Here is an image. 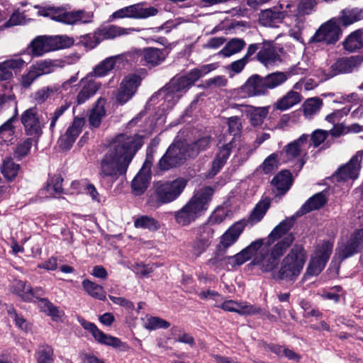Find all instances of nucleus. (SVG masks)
Instances as JSON below:
<instances>
[{
    "mask_svg": "<svg viewBox=\"0 0 363 363\" xmlns=\"http://www.w3.org/2000/svg\"><path fill=\"white\" fill-rule=\"evenodd\" d=\"M77 320L84 330L91 333L95 340L99 343L108 345L114 348L122 347L123 350L127 349L128 347L126 344L122 342L119 338L105 334L99 330L94 323L88 322L82 317H77Z\"/></svg>",
    "mask_w": 363,
    "mask_h": 363,
    "instance_id": "nucleus-12",
    "label": "nucleus"
},
{
    "mask_svg": "<svg viewBox=\"0 0 363 363\" xmlns=\"http://www.w3.org/2000/svg\"><path fill=\"white\" fill-rule=\"evenodd\" d=\"M228 216V211L223 207L217 208L210 216L208 222L211 224H219Z\"/></svg>",
    "mask_w": 363,
    "mask_h": 363,
    "instance_id": "nucleus-60",
    "label": "nucleus"
},
{
    "mask_svg": "<svg viewBox=\"0 0 363 363\" xmlns=\"http://www.w3.org/2000/svg\"><path fill=\"white\" fill-rule=\"evenodd\" d=\"M262 240V245L259 248V252L254 261V265L258 266L264 272L273 271L278 265L279 259L286 250L290 247L294 240V235H288L285 239L279 240L272 247L269 246L274 242L264 243Z\"/></svg>",
    "mask_w": 363,
    "mask_h": 363,
    "instance_id": "nucleus-3",
    "label": "nucleus"
},
{
    "mask_svg": "<svg viewBox=\"0 0 363 363\" xmlns=\"http://www.w3.org/2000/svg\"><path fill=\"white\" fill-rule=\"evenodd\" d=\"M150 181V176L143 172H138L132 182V190L134 194L141 195L147 189Z\"/></svg>",
    "mask_w": 363,
    "mask_h": 363,
    "instance_id": "nucleus-40",
    "label": "nucleus"
},
{
    "mask_svg": "<svg viewBox=\"0 0 363 363\" xmlns=\"http://www.w3.org/2000/svg\"><path fill=\"white\" fill-rule=\"evenodd\" d=\"M132 18L140 19L146 18L155 16L158 11L152 6L145 7L142 4L131 5Z\"/></svg>",
    "mask_w": 363,
    "mask_h": 363,
    "instance_id": "nucleus-47",
    "label": "nucleus"
},
{
    "mask_svg": "<svg viewBox=\"0 0 363 363\" xmlns=\"http://www.w3.org/2000/svg\"><path fill=\"white\" fill-rule=\"evenodd\" d=\"M323 106V101L318 97L308 99L303 104V115L306 118H311L318 113Z\"/></svg>",
    "mask_w": 363,
    "mask_h": 363,
    "instance_id": "nucleus-41",
    "label": "nucleus"
},
{
    "mask_svg": "<svg viewBox=\"0 0 363 363\" xmlns=\"http://www.w3.org/2000/svg\"><path fill=\"white\" fill-rule=\"evenodd\" d=\"M240 107L242 112L245 113L253 126H261L269 111V106L255 107L241 105Z\"/></svg>",
    "mask_w": 363,
    "mask_h": 363,
    "instance_id": "nucleus-27",
    "label": "nucleus"
},
{
    "mask_svg": "<svg viewBox=\"0 0 363 363\" xmlns=\"http://www.w3.org/2000/svg\"><path fill=\"white\" fill-rule=\"evenodd\" d=\"M301 85L300 83H296L294 86V89L289 91L285 95L279 99L274 104V107L277 110L286 111L302 101L301 94L295 91L300 89Z\"/></svg>",
    "mask_w": 363,
    "mask_h": 363,
    "instance_id": "nucleus-25",
    "label": "nucleus"
},
{
    "mask_svg": "<svg viewBox=\"0 0 363 363\" xmlns=\"http://www.w3.org/2000/svg\"><path fill=\"white\" fill-rule=\"evenodd\" d=\"M137 58L143 65L156 66L162 62L166 57L164 50L155 48L140 49L135 52Z\"/></svg>",
    "mask_w": 363,
    "mask_h": 363,
    "instance_id": "nucleus-22",
    "label": "nucleus"
},
{
    "mask_svg": "<svg viewBox=\"0 0 363 363\" xmlns=\"http://www.w3.org/2000/svg\"><path fill=\"white\" fill-rule=\"evenodd\" d=\"M60 62L57 60H45L36 62L30 67L39 77L53 72L57 67H60Z\"/></svg>",
    "mask_w": 363,
    "mask_h": 363,
    "instance_id": "nucleus-36",
    "label": "nucleus"
},
{
    "mask_svg": "<svg viewBox=\"0 0 363 363\" xmlns=\"http://www.w3.org/2000/svg\"><path fill=\"white\" fill-rule=\"evenodd\" d=\"M192 84L186 76L174 79L164 89H160L152 100L155 97H160L164 100L162 106L167 108H172L179 101L182 94L190 87Z\"/></svg>",
    "mask_w": 363,
    "mask_h": 363,
    "instance_id": "nucleus-8",
    "label": "nucleus"
},
{
    "mask_svg": "<svg viewBox=\"0 0 363 363\" xmlns=\"http://www.w3.org/2000/svg\"><path fill=\"white\" fill-rule=\"evenodd\" d=\"M236 140L235 138H232L229 141L225 143H222L220 140L218 143V152L216 155L213 161L212 162L210 176L213 177L216 175L220 169L226 163L231 151L236 146Z\"/></svg>",
    "mask_w": 363,
    "mask_h": 363,
    "instance_id": "nucleus-17",
    "label": "nucleus"
},
{
    "mask_svg": "<svg viewBox=\"0 0 363 363\" xmlns=\"http://www.w3.org/2000/svg\"><path fill=\"white\" fill-rule=\"evenodd\" d=\"M228 125L229 132L233 135H238L242 128L240 119L238 116H233L228 118Z\"/></svg>",
    "mask_w": 363,
    "mask_h": 363,
    "instance_id": "nucleus-64",
    "label": "nucleus"
},
{
    "mask_svg": "<svg viewBox=\"0 0 363 363\" xmlns=\"http://www.w3.org/2000/svg\"><path fill=\"white\" fill-rule=\"evenodd\" d=\"M54 20L67 25L77 24L76 11H64L57 8V14L54 16Z\"/></svg>",
    "mask_w": 363,
    "mask_h": 363,
    "instance_id": "nucleus-54",
    "label": "nucleus"
},
{
    "mask_svg": "<svg viewBox=\"0 0 363 363\" xmlns=\"http://www.w3.org/2000/svg\"><path fill=\"white\" fill-rule=\"evenodd\" d=\"M84 290L91 297L104 301L106 300V295L104 288L95 282L90 281L88 279H84L82 283Z\"/></svg>",
    "mask_w": 363,
    "mask_h": 363,
    "instance_id": "nucleus-39",
    "label": "nucleus"
},
{
    "mask_svg": "<svg viewBox=\"0 0 363 363\" xmlns=\"http://www.w3.org/2000/svg\"><path fill=\"white\" fill-rule=\"evenodd\" d=\"M38 363H51L53 360V350L49 345L40 346L35 353Z\"/></svg>",
    "mask_w": 363,
    "mask_h": 363,
    "instance_id": "nucleus-56",
    "label": "nucleus"
},
{
    "mask_svg": "<svg viewBox=\"0 0 363 363\" xmlns=\"http://www.w3.org/2000/svg\"><path fill=\"white\" fill-rule=\"evenodd\" d=\"M60 91L57 86H45L38 90L33 96L35 102L40 104L44 103L52 94Z\"/></svg>",
    "mask_w": 363,
    "mask_h": 363,
    "instance_id": "nucleus-57",
    "label": "nucleus"
},
{
    "mask_svg": "<svg viewBox=\"0 0 363 363\" xmlns=\"http://www.w3.org/2000/svg\"><path fill=\"white\" fill-rule=\"evenodd\" d=\"M74 44V40L67 35H40L35 38L28 48L33 57H40L45 53L69 48Z\"/></svg>",
    "mask_w": 363,
    "mask_h": 363,
    "instance_id": "nucleus-6",
    "label": "nucleus"
},
{
    "mask_svg": "<svg viewBox=\"0 0 363 363\" xmlns=\"http://www.w3.org/2000/svg\"><path fill=\"white\" fill-rule=\"evenodd\" d=\"M287 16L286 11H279L277 7L262 11L259 16L260 23L267 27H277Z\"/></svg>",
    "mask_w": 363,
    "mask_h": 363,
    "instance_id": "nucleus-26",
    "label": "nucleus"
},
{
    "mask_svg": "<svg viewBox=\"0 0 363 363\" xmlns=\"http://www.w3.org/2000/svg\"><path fill=\"white\" fill-rule=\"evenodd\" d=\"M33 145V138H26L19 143L15 150V155L18 157H25L28 154Z\"/></svg>",
    "mask_w": 363,
    "mask_h": 363,
    "instance_id": "nucleus-62",
    "label": "nucleus"
},
{
    "mask_svg": "<svg viewBox=\"0 0 363 363\" xmlns=\"http://www.w3.org/2000/svg\"><path fill=\"white\" fill-rule=\"evenodd\" d=\"M208 221L196 228V238L210 241L213 237L214 230Z\"/></svg>",
    "mask_w": 363,
    "mask_h": 363,
    "instance_id": "nucleus-58",
    "label": "nucleus"
},
{
    "mask_svg": "<svg viewBox=\"0 0 363 363\" xmlns=\"http://www.w3.org/2000/svg\"><path fill=\"white\" fill-rule=\"evenodd\" d=\"M143 326L145 328L154 330L160 328H168L170 323L165 320L156 317L147 315L143 319Z\"/></svg>",
    "mask_w": 363,
    "mask_h": 363,
    "instance_id": "nucleus-48",
    "label": "nucleus"
},
{
    "mask_svg": "<svg viewBox=\"0 0 363 363\" xmlns=\"http://www.w3.org/2000/svg\"><path fill=\"white\" fill-rule=\"evenodd\" d=\"M316 4L315 0H299L297 11L301 14L309 15L314 11Z\"/></svg>",
    "mask_w": 363,
    "mask_h": 363,
    "instance_id": "nucleus-61",
    "label": "nucleus"
},
{
    "mask_svg": "<svg viewBox=\"0 0 363 363\" xmlns=\"http://www.w3.org/2000/svg\"><path fill=\"white\" fill-rule=\"evenodd\" d=\"M359 250L352 244L350 241L347 243V245L340 247L333 257V262H340L343 259L352 256L355 252Z\"/></svg>",
    "mask_w": 363,
    "mask_h": 363,
    "instance_id": "nucleus-52",
    "label": "nucleus"
},
{
    "mask_svg": "<svg viewBox=\"0 0 363 363\" xmlns=\"http://www.w3.org/2000/svg\"><path fill=\"white\" fill-rule=\"evenodd\" d=\"M340 28L334 20H330L323 24L311 39L313 43L335 44L340 38Z\"/></svg>",
    "mask_w": 363,
    "mask_h": 363,
    "instance_id": "nucleus-13",
    "label": "nucleus"
},
{
    "mask_svg": "<svg viewBox=\"0 0 363 363\" xmlns=\"http://www.w3.org/2000/svg\"><path fill=\"white\" fill-rule=\"evenodd\" d=\"M257 59L265 66H269L279 61V56L272 43L264 42L262 48L257 53Z\"/></svg>",
    "mask_w": 363,
    "mask_h": 363,
    "instance_id": "nucleus-31",
    "label": "nucleus"
},
{
    "mask_svg": "<svg viewBox=\"0 0 363 363\" xmlns=\"http://www.w3.org/2000/svg\"><path fill=\"white\" fill-rule=\"evenodd\" d=\"M267 90L273 89L284 84L288 79L287 74L282 72H276L263 77Z\"/></svg>",
    "mask_w": 363,
    "mask_h": 363,
    "instance_id": "nucleus-46",
    "label": "nucleus"
},
{
    "mask_svg": "<svg viewBox=\"0 0 363 363\" xmlns=\"http://www.w3.org/2000/svg\"><path fill=\"white\" fill-rule=\"evenodd\" d=\"M294 217L287 218L277 225L268 236V242H274L277 240L285 239L288 235H294L290 230L294 224Z\"/></svg>",
    "mask_w": 363,
    "mask_h": 363,
    "instance_id": "nucleus-28",
    "label": "nucleus"
},
{
    "mask_svg": "<svg viewBox=\"0 0 363 363\" xmlns=\"http://www.w3.org/2000/svg\"><path fill=\"white\" fill-rule=\"evenodd\" d=\"M101 83L96 79L91 74L88 73L79 81V91L77 95L76 102L78 105L84 104L93 97L100 89Z\"/></svg>",
    "mask_w": 363,
    "mask_h": 363,
    "instance_id": "nucleus-15",
    "label": "nucleus"
},
{
    "mask_svg": "<svg viewBox=\"0 0 363 363\" xmlns=\"http://www.w3.org/2000/svg\"><path fill=\"white\" fill-rule=\"evenodd\" d=\"M186 179L179 177L172 181L155 182L150 194L147 203L153 208L172 203L177 200L184 190Z\"/></svg>",
    "mask_w": 363,
    "mask_h": 363,
    "instance_id": "nucleus-5",
    "label": "nucleus"
},
{
    "mask_svg": "<svg viewBox=\"0 0 363 363\" xmlns=\"http://www.w3.org/2000/svg\"><path fill=\"white\" fill-rule=\"evenodd\" d=\"M261 245L262 240L258 239L235 255L226 257L224 262L228 269L240 266L250 258H252V264L254 265L255 259L259 252Z\"/></svg>",
    "mask_w": 363,
    "mask_h": 363,
    "instance_id": "nucleus-14",
    "label": "nucleus"
},
{
    "mask_svg": "<svg viewBox=\"0 0 363 363\" xmlns=\"http://www.w3.org/2000/svg\"><path fill=\"white\" fill-rule=\"evenodd\" d=\"M280 156L278 152H274L269 155L263 162L261 168L266 174L272 172L278 168Z\"/></svg>",
    "mask_w": 363,
    "mask_h": 363,
    "instance_id": "nucleus-55",
    "label": "nucleus"
},
{
    "mask_svg": "<svg viewBox=\"0 0 363 363\" xmlns=\"http://www.w3.org/2000/svg\"><path fill=\"white\" fill-rule=\"evenodd\" d=\"M141 138L136 135L119 134L108 140L106 152L100 161L99 174L116 180L125 175L137 150Z\"/></svg>",
    "mask_w": 363,
    "mask_h": 363,
    "instance_id": "nucleus-1",
    "label": "nucleus"
},
{
    "mask_svg": "<svg viewBox=\"0 0 363 363\" xmlns=\"http://www.w3.org/2000/svg\"><path fill=\"white\" fill-rule=\"evenodd\" d=\"M13 293L18 295L25 301L34 302L35 292L30 285L21 280L15 281L11 286Z\"/></svg>",
    "mask_w": 363,
    "mask_h": 363,
    "instance_id": "nucleus-35",
    "label": "nucleus"
},
{
    "mask_svg": "<svg viewBox=\"0 0 363 363\" xmlns=\"http://www.w3.org/2000/svg\"><path fill=\"white\" fill-rule=\"evenodd\" d=\"M269 206L270 202L267 199L259 201L252 212L248 222L250 223L251 225H254L259 222L266 214Z\"/></svg>",
    "mask_w": 363,
    "mask_h": 363,
    "instance_id": "nucleus-45",
    "label": "nucleus"
},
{
    "mask_svg": "<svg viewBox=\"0 0 363 363\" xmlns=\"http://www.w3.org/2000/svg\"><path fill=\"white\" fill-rule=\"evenodd\" d=\"M213 193V189L210 186L196 190L188 202L174 213L176 223L185 227L195 222L208 208Z\"/></svg>",
    "mask_w": 363,
    "mask_h": 363,
    "instance_id": "nucleus-2",
    "label": "nucleus"
},
{
    "mask_svg": "<svg viewBox=\"0 0 363 363\" xmlns=\"http://www.w3.org/2000/svg\"><path fill=\"white\" fill-rule=\"evenodd\" d=\"M38 78V77L37 76V74L35 73L33 69L30 67L28 72L21 75L20 84L23 88L28 89Z\"/></svg>",
    "mask_w": 363,
    "mask_h": 363,
    "instance_id": "nucleus-63",
    "label": "nucleus"
},
{
    "mask_svg": "<svg viewBox=\"0 0 363 363\" xmlns=\"http://www.w3.org/2000/svg\"><path fill=\"white\" fill-rule=\"evenodd\" d=\"M84 124V118L75 117L65 133L60 136L58 141L60 147L63 150H69L81 133Z\"/></svg>",
    "mask_w": 363,
    "mask_h": 363,
    "instance_id": "nucleus-18",
    "label": "nucleus"
},
{
    "mask_svg": "<svg viewBox=\"0 0 363 363\" xmlns=\"http://www.w3.org/2000/svg\"><path fill=\"white\" fill-rule=\"evenodd\" d=\"M4 65L11 74H19L23 69L28 65V62L23 59L22 54H16L2 61Z\"/></svg>",
    "mask_w": 363,
    "mask_h": 363,
    "instance_id": "nucleus-38",
    "label": "nucleus"
},
{
    "mask_svg": "<svg viewBox=\"0 0 363 363\" xmlns=\"http://www.w3.org/2000/svg\"><path fill=\"white\" fill-rule=\"evenodd\" d=\"M140 84V78L137 74L126 76L121 83L116 100L121 104H125L135 94Z\"/></svg>",
    "mask_w": 363,
    "mask_h": 363,
    "instance_id": "nucleus-16",
    "label": "nucleus"
},
{
    "mask_svg": "<svg viewBox=\"0 0 363 363\" xmlns=\"http://www.w3.org/2000/svg\"><path fill=\"white\" fill-rule=\"evenodd\" d=\"M21 122L25 133L33 138L38 139L43 134L46 123L43 114L36 106L26 109L21 116Z\"/></svg>",
    "mask_w": 363,
    "mask_h": 363,
    "instance_id": "nucleus-10",
    "label": "nucleus"
},
{
    "mask_svg": "<svg viewBox=\"0 0 363 363\" xmlns=\"http://www.w3.org/2000/svg\"><path fill=\"white\" fill-rule=\"evenodd\" d=\"M209 143L210 138L203 137L188 145V157H196L200 151L206 150L209 146Z\"/></svg>",
    "mask_w": 363,
    "mask_h": 363,
    "instance_id": "nucleus-53",
    "label": "nucleus"
},
{
    "mask_svg": "<svg viewBox=\"0 0 363 363\" xmlns=\"http://www.w3.org/2000/svg\"><path fill=\"white\" fill-rule=\"evenodd\" d=\"M272 184L279 194L286 193L291 185V175L289 171L284 170L277 174L272 181Z\"/></svg>",
    "mask_w": 363,
    "mask_h": 363,
    "instance_id": "nucleus-37",
    "label": "nucleus"
},
{
    "mask_svg": "<svg viewBox=\"0 0 363 363\" xmlns=\"http://www.w3.org/2000/svg\"><path fill=\"white\" fill-rule=\"evenodd\" d=\"M333 244L330 241H322L317 244L311 255L304 277L317 276L325 268L331 253Z\"/></svg>",
    "mask_w": 363,
    "mask_h": 363,
    "instance_id": "nucleus-7",
    "label": "nucleus"
},
{
    "mask_svg": "<svg viewBox=\"0 0 363 363\" xmlns=\"http://www.w3.org/2000/svg\"><path fill=\"white\" fill-rule=\"evenodd\" d=\"M123 59V57L121 55L107 57L96 65L89 74H91L94 78L104 77L114 68L118 62L122 61Z\"/></svg>",
    "mask_w": 363,
    "mask_h": 363,
    "instance_id": "nucleus-29",
    "label": "nucleus"
},
{
    "mask_svg": "<svg viewBox=\"0 0 363 363\" xmlns=\"http://www.w3.org/2000/svg\"><path fill=\"white\" fill-rule=\"evenodd\" d=\"M345 50L353 52L363 48V28L352 32L342 43Z\"/></svg>",
    "mask_w": 363,
    "mask_h": 363,
    "instance_id": "nucleus-32",
    "label": "nucleus"
},
{
    "mask_svg": "<svg viewBox=\"0 0 363 363\" xmlns=\"http://www.w3.org/2000/svg\"><path fill=\"white\" fill-rule=\"evenodd\" d=\"M16 121V116H13L0 126V135L5 141H6L8 138H12L15 132L13 123Z\"/></svg>",
    "mask_w": 363,
    "mask_h": 363,
    "instance_id": "nucleus-59",
    "label": "nucleus"
},
{
    "mask_svg": "<svg viewBox=\"0 0 363 363\" xmlns=\"http://www.w3.org/2000/svg\"><path fill=\"white\" fill-rule=\"evenodd\" d=\"M106 100L103 98H99L97 100L95 106L91 111L89 117V122L91 127H99L102 119L106 116V111L104 108Z\"/></svg>",
    "mask_w": 363,
    "mask_h": 363,
    "instance_id": "nucleus-34",
    "label": "nucleus"
},
{
    "mask_svg": "<svg viewBox=\"0 0 363 363\" xmlns=\"http://www.w3.org/2000/svg\"><path fill=\"white\" fill-rule=\"evenodd\" d=\"M220 307L224 311L237 313L242 315H252L259 314L262 312L260 307L252 305L246 301L228 300L224 301Z\"/></svg>",
    "mask_w": 363,
    "mask_h": 363,
    "instance_id": "nucleus-21",
    "label": "nucleus"
},
{
    "mask_svg": "<svg viewBox=\"0 0 363 363\" xmlns=\"http://www.w3.org/2000/svg\"><path fill=\"white\" fill-rule=\"evenodd\" d=\"M308 135H301L298 139L289 143L285 145L283 150L278 152L280 160L284 163L296 161L298 164V170H300L304 164V162L299 159L303 146L307 143Z\"/></svg>",
    "mask_w": 363,
    "mask_h": 363,
    "instance_id": "nucleus-11",
    "label": "nucleus"
},
{
    "mask_svg": "<svg viewBox=\"0 0 363 363\" xmlns=\"http://www.w3.org/2000/svg\"><path fill=\"white\" fill-rule=\"evenodd\" d=\"M240 92L242 97L262 96L267 94L264 78L255 74L251 76L241 86Z\"/></svg>",
    "mask_w": 363,
    "mask_h": 363,
    "instance_id": "nucleus-20",
    "label": "nucleus"
},
{
    "mask_svg": "<svg viewBox=\"0 0 363 363\" xmlns=\"http://www.w3.org/2000/svg\"><path fill=\"white\" fill-rule=\"evenodd\" d=\"M245 46V42L242 39L233 38L219 52V55L223 57H230L240 52Z\"/></svg>",
    "mask_w": 363,
    "mask_h": 363,
    "instance_id": "nucleus-43",
    "label": "nucleus"
},
{
    "mask_svg": "<svg viewBox=\"0 0 363 363\" xmlns=\"http://www.w3.org/2000/svg\"><path fill=\"white\" fill-rule=\"evenodd\" d=\"M217 67L216 64L204 65L199 67L191 69L188 74L185 75L189 82L193 84L201 77L205 76L210 72L216 69Z\"/></svg>",
    "mask_w": 363,
    "mask_h": 363,
    "instance_id": "nucleus-49",
    "label": "nucleus"
},
{
    "mask_svg": "<svg viewBox=\"0 0 363 363\" xmlns=\"http://www.w3.org/2000/svg\"><path fill=\"white\" fill-rule=\"evenodd\" d=\"M307 259V252L301 245H294L282 259L279 268L273 272L277 280L295 281L301 274Z\"/></svg>",
    "mask_w": 363,
    "mask_h": 363,
    "instance_id": "nucleus-4",
    "label": "nucleus"
},
{
    "mask_svg": "<svg viewBox=\"0 0 363 363\" xmlns=\"http://www.w3.org/2000/svg\"><path fill=\"white\" fill-rule=\"evenodd\" d=\"M134 225L137 228L148 229L149 230H156L160 227L157 220L147 216H142L136 218Z\"/></svg>",
    "mask_w": 363,
    "mask_h": 363,
    "instance_id": "nucleus-50",
    "label": "nucleus"
},
{
    "mask_svg": "<svg viewBox=\"0 0 363 363\" xmlns=\"http://www.w3.org/2000/svg\"><path fill=\"white\" fill-rule=\"evenodd\" d=\"M246 226V221L240 220L231 225L220 238L219 248L226 250L237 242Z\"/></svg>",
    "mask_w": 363,
    "mask_h": 363,
    "instance_id": "nucleus-23",
    "label": "nucleus"
},
{
    "mask_svg": "<svg viewBox=\"0 0 363 363\" xmlns=\"http://www.w3.org/2000/svg\"><path fill=\"white\" fill-rule=\"evenodd\" d=\"M168 149H172L169 157L174 159L177 165L181 164L188 157V147H184L183 145L173 144Z\"/></svg>",
    "mask_w": 363,
    "mask_h": 363,
    "instance_id": "nucleus-51",
    "label": "nucleus"
},
{
    "mask_svg": "<svg viewBox=\"0 0 363 363\" xmlns=\"http://www.w3.org/2000/svg\"><path fill=\"white\" fill-rule=\"evenodd\" d=\"M363 20V9L359 7L346 8L341 11L340 21L345 26H350Z\"/></svg>",
    "mask_w": 363,
    "mask_h": 363,
    "instance_id": "nucleus-33",
    "label": "nucleus"
},
{
    "mask_svg": "<svg viewBox=\"0 0 363 363\" xmlns=\"http://www.w3.org/2000/svg\"><path fill=\"white\" fill-rule=\"evenodd\" d=\"M135 28H123L115 25H108L98 29L93 34H89L85 38V45L90 48L96 46L103 40H112L116 38L128 35L133 32H138Z\"/></svg>",
    "mask_w": 363,
    "mask_h": 363,
    "instance_id": "nucleus-9",
    "label": "nucleus"
},
{
    "mask_svg": "<svg viewBox=\"0 0 363 363\" xmlns=\"http://www.w3.org/2000/svg\"><path fill=\"white\" fill-rule=\"evenodd\" d=\"M362 62V55H352L339 58L332 67L337 73L347 74L357 70Z\"/></svg>",
    "mask_w": 363,
    "mask_h": 363,
    "instance_id": "nucleus-24",
    "label": "nucleus"
},
{
    "mask_svg": "<svg viewBox=\"0 0 363 363\" xmlns=\"http://www.w3.org/2000/svg\"><path fill=\"white\" fill-rule=\"evenodd\" d=\"M326 203V199L323 193H318L311 197L301 207L302 214L321 208Z\"/></svg>",
    "mask_w": 363,
    "mask_h": 363,
    "instance_id": "nucleus-44",
    "label": "nucleus"
},
{
    "mask_svg": "<svg viewBox=\"0 0 363 363\" xmlns=\"http://www.w3.org/2000/svg\"><path fill=\"white\" fill-rule=\"evenodd\" d=\"M362 157L363 152L359 151L350 159L347 164L339 168L336 175L337 180L346 181L357 179Z\"/></svg>",
    "mask_w": 363,
    "mask_h": 363,
    "instance_id": "nucleus-19",
    "label": "nucleus"
},
{
    "mask_svg": "<svg viewBox=\"0 0 363 363\" xmlns=\"http://www.w3.org/2000/svg\"><path fill=\"white\" fill-rule=\"evenodd\" d=\"M62 179L57 175L51 177L47 183L45 187L40 191L43 198H56L60 196L62 192Z\"/></svg>",
    "mask_w": 363,
    "mask_h": 363,
    "instance_id": "nucleus-30",
    "label": "nucleus"
},
{
    "mask_svg": "<svg viewBox=\"0 0 363 363\" xmlns=\"http://www.w3.org/2000/svg\"><path fill=\"white\" fill-rule=\"evenodd\" d=\"M20 169V165L16 164L11 157L4 160L1 167V172L4 178L8 181L13 180L17 176Z\"/></svg>",
    "mask_w": 363,
    "mask_h": 363,
    "instance_id": "nucleus-42",
    "label": "nucleus"
}]
</instances>
